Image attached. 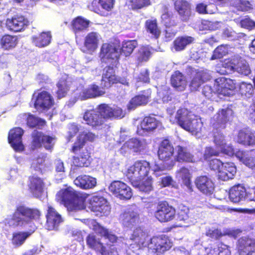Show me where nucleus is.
Here are the masks:
<instances>
[{"label":"nucleus","mask_w":255,"mask_h":255,"mask_svg":"<svg viewBox=\"0 0 255 255\" xmlns=\"http://www.w3.org/2000/svg\"><path fill=\"white\" fill-rule=\"evenodd\" d=\"M53 103V101L49 94L46 91L39 93L34 103L35 108L39 111L49 109Z\"/></svg>","instance_id":"22"},{"label":"nucleus","mask_w":255,"mask_h":255,"mask_svg":"<svg viewBox=\"0 0 255 255\" xmlns=\"http://www.w3.org/2000/svg\"><path fill=\"white\" fill-rule=\"evenodd\" d=\"M137 46V42L136 40H128L124 41L121 49L122 52L126 56L130 55L133 52L134 48Z\"/></svg>","instance_id":"51"},{"label":"nucleus","mask_w":255,"mask_h":255,"mask_svg":"<svg viewBox=\"0 0 255 255\" xmlns=\"http://www.w3.org/2000/svg\"><path fill=\"white\" fill-rule=\"evenodd\" d=\"M151 90L148 89L143 91L142 94L132 98L127 104L128 110H134L138 106L146 105L151 97Z\"/></svg>","instance_id":"20"},{"label":"nucleus","mask_w":255,"mask_h":255,"mask_svg":"<svg viewBox=\"0 0 255 255\" xmlns=\"http://www.w3.org/2000/svg\"><path fill=\"white\" fill-rule=\"evenodd\" d=\"M118 77L115 75L114 69L111 67H107L104 69L103 75L101 86L102 88H109L112 84L117 83Z\"/></svg>","instance_id":"36"},{"label":"nucleus","mask_w":255,"mask_h":255,"mask_svg":"<svg viewBox=\"0 0 255 255\" xmlns=\"http://www.w3.org/2000/svg\"><path fill=\"white\" fill-rule=\"evenodd\" d=\"M57 95L58 98L60 99L64 97L69 89L66 81L64 80H60L57 84Z\"/></svg>","instance_id":"58"},{"label":"nucleus","mask_w":255,"mask_h":255,"mask_svg":"<svg viewBox=\"0 0 255 255\" xmlns=\"http://www.w3.org/2000/svg\"><path fill=\"white\" fill-rule=\"evenodd\" d=\"M121 219L125 227L131 228L137 222L138 214L136 211L129 209L121 215Z\"/></svg>","instance_id":"34"},{"label":"nucleus","mask_w":255,"mask_h":255,"mask_svg":"<svg viewBox=\"0 0 255 255\" xmlns=\"http://www.w3.org/2000/svg\"><path fill=\"white\" fill-rule=\"evenodd\" d=\"M81 150L82 151L79 155L73 157V163L76 166H87L89 163L88 162L90 157L89 153L86 149L82 148Z\"/></svg>","instance_id":"44"},{"label":"nucleus","mask_w":255,"mask_h":255,"mask_svg":"<svg viewBox=\"0 0 255 255\" xmlns=\"http://www.w3.org/2000/svg\"><path fill=\"white\" fill-rule=\"evenodd\" d=\"M132 9H140L150 4V0H128Z\"/></svg>","instance_id":"61"},{"label":"nucleus","mask_w":255,"mask_h":255,"mask_svg":"<svg viewBox=\"0 0 255 255\" xmlns=\"http://www.w3.org/2000/svg\"><path fill=\"white\" fill-rule=\"evenodd\" d=\"M151 55V50L148 46L140 48L137 55V60L139 62L147 61Z\"/></svg>","instance_id":"53"},{"label":"nucleus","mask_w":255,"mask_h":255,"mask_svg":"<svg viewBox=\"0 0 255 255\" xmlns=\"http://www.w3.org/2000/svg\"><path fill=\"white\" fill-rule=\"evenodd\" d=\"M160 123L154 117H145L140 125L138 126L137 133L138 134L144 136L147 135L149 132L152 131L157 128Z\"/></svg>","instance_id":"13"},{"label":"nucleus","mask_w":255,"mask_h":255,"mask_svg":"<svg viewBox=\"0 0 255 255\" xmlns=\"http://www.w3.org/2000/svg\"><path fill=\"white\" fill-rule=\"evenodd\" d=\"M46 218V228L48 230H57L60 224L63 222L61 216L51 206L48 207Z\"/></svg>","instance_id":"15"},{"label":"nucleus","mask_w":255,"mask_h":255,"mask_svg":"<svg viewBox=\"0 0 255 255\" xmlns=\"http://www.w3.org/2000/svg\"><path fill=\"white\" fill-rule=\"evenodd\" d=\"M16 44V37L9 35H4L0 40L1 47L4 50H9L14 48Z\"/></svg>","instance_id":"49"},{"label":"nucleus","mask_w":255,"mask_h":255,"mask_svg":"<svg viewBox=\"0 0 255 255\" xmlns=\"http://www.w3.org/2000/svg\"><path fill=\"white\" fill-rule=\"evenodd\" d=\"M23 133V130L20 128H15L10 130L9 132L8 137L9 142L15 151H20L23 149L21 139Z\"/></svg>","instance_id":"18"},{"label":"nucleus","mask_w":255,"mask_h":255,"mask_svg":"<svg viewBox=\"0 0 255 255\" xmlns=\"http://www.w3.org/2000/svg\"><path fill=\"white\" fill-rule=\"evenodd\" d=\"M147 234L141 227L136 228L134 230L132 234L127 243L129 245V249L133 252L146 247L149 240H147Z\"/></svg>","instance_id":"7"},{"label":"nucleus","mask_w":255,"mask_h":255,"mask_svg":"<svg viewBox=\"0 0 255 255\" xmlns=\"http://www.w3.org/2000/svg\"><path fill=\"white\" fill-rule=\"evenodd\" d=\"M51 35L50 32H43L37 36H33L32 42L38 47H44L49 44Z\"/></svg>","instance_id":"42"},{"label":"nucleus","mask_w":255,"mask_h":255,"mask_svg":"<svg viewBox=\"0 0 255 255\" xmlns=\"http://www.w3.org/2000/svg\"><path fill=\"white\" fill-rule=\"evenodd\" d=\"M46 156L43 153H40L36 157L32 160L31 168L36 171L41 172L43 167V163L45 161Z\"/></svg>","instance_id":"52"},{"label":"nucleus","mask_w":255,"mask_h":255,"mask_svg":"<svg viewBox=\"0 0 255 255\" xmlns=\"http://www.w3.org/2000/svg\"><path fill=\"white\" fill-rule=\"evenodd\" d=\"M228 52L227 45H221L217 47L213 51L211 60L218 59L223 58Z\"/></svg>","instance_id":"55"},{"label":"nucleus","mask_w":255,"mask_h":255,"mask_svg":"<svg viewBox=\"0 0 255 255\" xmlns=\"http://www.w3.org/2000/svg\"><path fill=\"white\" fill-rule=\"evenodd\" d=\"M193 224L192 221L189 218L188 215L185 212L181 211L178 213V222L175 227H187Z\"/></svg>","instance_id":"50"},{"label":"nucleus","mask_w":255,"mask_h":255,"mask_svg":"<svg viewBox=\"0 0 255 255\" xmlns=\"http://www.w3.org/2000/svg\"><path fill=\"white\" fill-rule=\"evenodd\" d=\"M96 137L95 134L91 132L84 131L80 133L78 136V142L75 143L72 148V151L75 153L81 151V149L87 141H92Z\"/></svg>","instance_id":"35"},{"label":"nucleus","mask_w":255,"mask_h":255,"mask_svg":"<svg viewBox=\"0 0 255 255\" xmlns=\"http://www.w3.org/2000/svg\"><path fill=\"white\" fill-rule=\"evenodd\" d=\"M40 215V212L37 209H32L24 206L17 208L13 215L5 220V224L16 228H30L29 231L24 232H17L13 234L12 244L17 247L20 246L25 240L36 230V227L32 222V219H36Z\"/></svg>","instance_id":"1"},{"label":"nucleus","mask_w":255,"mask_h":255,"mask_svg":"<svg viewBox=\"0 0 255 255\" xmlns=\"http://www.w3.org/2000/svg\"><path fill=\"white\" fill-rule=\"evenodd\" d=\"M238 249L240 255H247L255 251V240L247 237L241 238L238 241Z\"/></svg>","instance_id":"28"},{"label":"nucleus","mask_w":255,"mask_h":255,"mask_svg":"<svg viewBox=\"0 0 255 255\" xmlns=\"http://www.w3.org/2000/svg\"><path fill=\"white\" fill-rule=\"evenodd\" d=\"M220 151L230 156L235 154L241 162L255 171V158L251 156L249 151L238 150L235 152L232 146L227 144Z\"/></svg>","instance_id":"8"},{"label":"nucleus","mask_w":255,"mask_h":255,"mask_svg":"<svg viewBox=\"0 0 255 255\" xmlns=\"http://www.w3.org/2000/svg\"><path fill=\"white\" fill-rule=\"evenodd\" d=\"M175 151L177 153V160L178 161L194 162L196 160L193 155L189 152L186 148L177 146L175 148Z\"/></svg>","instance_id":"43"},{"label":"nucleus","mask_w":255,"mask_h":255,"mask_svg":"<svg viewBox=\"0 0 255 255\" xmlns=\"http://www.w3.org/2000/svg\"><path fill=\"white\" fill-rule=\"evenodd\" d=\"M236 88L235 80L221 77L215 80L214 89L210 86L205 85L203 89V94L208 99H212L214 94L229 96L235 93Z\"/></svg>","instance_id":"4"},{"label":"nucleus","mask_w":255,"mask_h":255,"mask_svg":"<svg viewBox=\"0 0 255 255\" xmlns=\"http://www.w3.org/2000/svg\"><path fill=\"white\" fill-rule=\"evenodd\" d=\"M231 4L239 10L247 11L251 9V4L246 0H232Z\"/></svg>","instance_id":"54"},{"label":"nucleus","mask_w":255,"mask_h":255,"mask_svg":"<svg viewBox=\"0 0 255 255\" xmlns=\"http://www.w3.org/2000/svg\"><path fill=\"white\" fill-rule=\"evenodd\" d=\"M237 172L235 164L233 162H226L222 165L218 173V177L223 181L233 179Z\"/></svg>","instance_id":"29"},{"label":"nucleus","mask_w":255,"mask_h":255,"mask_svg":"<svg viewBox=\"0 0 255 255\" xmlns=\"http://www.w3.org/2000/svg\"><path fill=\"white\" fill-rule=\"evenodd\" d=\"M239 93L244 98H250L254 93V88L252 85L246 82H242L238 87Z\"/></svg>","instance_id":"48"},{"label":"nucleus","mask_w":255,"mask_h":255,"mask_svg":"<svg viewBox=\"0 0 255 255\" xmlns=\"http://www.w3.org/2000/svg\"><path fill=\"white\" fill-rule=\"evenodd\" d=\"M91 210L94 212H99L104 215H108L110 211V207L107 200L101 196H93L90 202Z\"/></svg>","instance_id":"16"},{"label":"nucleus","mask_w":255,"mask_h":255,"mask_svg":"<svg viewBox=\"0 0 255 255\" xmlns=\"http://www.w3.org/2000/svg\"><path fill=\"white\" fill-rule=\"evenodd\" d=\"M28 187L32 195L35 197H39L43 192L44 183L40 178L33 176L29 177Z\"/></svg>","instance_id":"33"},{"label":"nucleus","mask_w":255,"mask_h":255,"mask_svg":"<svg viewBox=\"0 0 255 255\" xmlns=\"http://www.w3.org/2000/svg\"><path fill=\"white\" fill-rule=\"evenodd\" d=\"M210 78L211 75L207 70L198 71L193 77L190 84L191 90H197L203 82L210 80Z\"/></svg>","instance_id":"32"},{"label":"nucleus","mask_w":255,"mask_h":255,"mask_svg":"<svg viewBox=\"0 0 255 255\" xmlns=\"http://www.w3.org/2000/svg\"><path fill=\"white\" fill-rule=\"evenodd\" d=\"M125 112L120 107L112 108V119H122L125 116Z\"/></svg>","instance_id":"64"},{"label":"nucleus","mask_w":255,"mask_h":255,"mask_svg":"<svg viewBox=\"0 0 255 255\" xmlns=\"http://www.w3.org/2000/svg\"><path fill=\"white\" fill-rule=\"evenodd\" d=\"M247 189L240 184L233 186L229 191V199L235 203H238L247 200Z\"/></svg>","instance_id":"23"},{"label":"nucleus","mask_w":255,"mask_h":255,"mask_svg":"<svg viewBox=\"0 0 255 255\" xmlns=\"http://www.w3.org/2000/svg\"><path fill=\"white\" fill-rule=\"evenodd\" d=\"M56 199L64 205L69 211H77L85 208V198L71 187L62 189L56 194Z\"/></svg>","instance_id":"5"},{"label":"nucleus","mask_w":255,"mask_h":255,"mask_svg":"<svg viewBox=\"0 0 255 255\" xmlns=\"http://www.w3.org/2000/svg\"><path fill=\"white\" fill-rule=\"evenodd\" d=\"M109 190L120 199L128 200L132 196L130 187L120 181H113L109 187Z\"/></svg>","instance_id":"10"},{"label":"nucleus","mask_w":255,"mask_h":255,"mask_svg":"<svg viewBox=\"0 0 255 255\" xmlns=\"http://www.w3.org/2000/svg\"><path fill=\"white\" fill-rule=\"evenodd\" d=\"M174 149L169 141L167 139L163 140L160 143L158 155L159 158L163 161H168L172 159Z\"/></svg>","instance_id":"25"},{"label":"nucleus","mask_w":255,"mask_h":255,"mask_svg":"<svg viewBox=\"0 0 255 255\" xmlns=\"http://www.w3.org/2000/svg\"><path fill=\"white\" fill-rule=\"evenodd\" d=\"M120 54L121 48L106 43L102 45L100 57L102 62L111 63L114 65L118 62Z\"/></svg>","instance_id":"9"},{"label":"nucleus","mask_w":255,"mask_h":255,"mask_svg":"<svg viewBox=\"0 0 255 255\" xmlns=\"http://www.w3.org/2000/svg\"><path fill=\"white\" fill-rule=\"evenodd\" d=\"M55 142V138L54 136L44 135L42 144L46 149L51 150Z\"/></svg>","instance_id":"63"},{"label":"nucleus","mask_w":255,"mask_h":255,"mask_svg":"<svg viewBox=\"0 0 255 255\" xmlns=\"http://www.w3.org/2000/svg\"><path fill=\"white\" fill-rule=\"evenodd\" d=\"M175 10L183 21H187L191 15V6L188 0H173Z\"/></svg>","instance_id":"21"},{"label":"nucleus","mask_w":255,"mask_h":255,"mask_svg":"<svg viewBox=\"0 0 255 255\" xmlns=\"http://www.w3.org/2000/svg\"><path fill=\"white\" fill-rule=\"evenodd\" d=\"M74 183L77 187L83 189H91L94 188L97 185L96 178L87 175L78 176Z\"/></svg>","instance_id":"31"},{"label":"nucleus","mask_w":255,"mask_h":255,"mask_svg":"<svg viewBox=\"0 0 255 255\" xmlns=\"http://www.w3.org/2000/svg\"><path fill=\"white\" fill-rule=\"evenodd\" d=\"M27 124L30 127H37L39 128L45 124V122L41 119L29 115L27 118Z\"/></svg>","instance_id":"57"},{"label":"nucleus","mask_w":255,"mask_h":255,"mask_svg":"<svg viewBox=\"0 0 255 255\" xmlns=\"http://www.w3.org/2000/svg\"><path fill=\"white\" fill-rule=\"evenodd\" d=\"M171 96L169 88L166 86H162L157 90L156 101L158 103H167L171 100Z\"/></svg>","instance_id":"45"},{"label":"nucleus","mask_w":255,"mask_h":255,"mask_svg":"<svg viewBox=\"0 0 255 255\" xmlns=\"http://www.w3.org/2000/svg\"><path fill=\"white\" fill-rule=\"evenodd\" d=\"M147 145L146 141L143 138H131L124 144L121 150L128 148L132 152L140 153L146 149Z\"/></svg>","instance_id":"14"},{"label":"nucleus","mask_w":255,"mask_h":255,"mask_svg":"<svg viewBox=\"0 0 255 255\" xmlns=\"http://www.w3.org/2000/svg\"><path fill=\"white\" fill-rule=\"evenodd\" d=\"M194 40V37L189 36L178 37L174 41L171 50L173 52L183 51L187 46L193 43Z\"/></svg>","instance_id":"37"},{"label":"nucleus","mask_w":255,"mask_h":255,"mask_svg":"<svg viewBox=\"0 0 255 255\" xmlns=\"http://www.w3.org/2000/svg\"><path fill=\"white\" fill-rule=\"evenodd\" d=\"M145 27L148 32L155 38H158L160 34L161 31L157 26L156 19H148L145 22Z\"/></svg>","instance_id":"46"},{"label":"nucleus","mask_w":255,"mask_h":255,"mask_svg":"<svg viewBox=\"0 0 255 255\" xmlns=\"http://www.w3.org/2000/svg\"><path fill=\"white\" fill-rule=\"evenodd\" d=\"M171 83L177 90L183 91L187 86V80L184 75L179 71H176L172 75Z\"/></svg>","instance_id":"40"},{"label":"nucleus","mask_w":255,"mask_h":255,"mask_svg":"<svg viewBox=\"0 0 255 255\" xmlns=\"http://www.w3.org/2000/svg\"><path fill=\"white\" fill-rule=\"evenodd\" d=\"M230 71L236 72L243 76H249L251 73V69L248 63L239 56H236L230 59L228 65Z\"/></svg>","instance_id":"11"},{"label":"nucleus","mask_w":255,"mask_h":255,"mask_svg":"<svg viewBox=\"0 0 255 255\" xmlns=\"http://www.w3.org/2000/svg\"><path fill=\"white\" fill-rule=\"evenodd\" d=\"M104 94L105 92L101 90L98 86L91 85L88 88L83 90L82 93L79 95L78 98L81 100H85L88 98L100 96Z\"/></svg>","instance_id":"38"},{"label":"nucleus","mask_w":255,"mask_h":255,"mask_svg":"<svg viewBox=\"0 0 255 255\" xmlns=\"http://www.w3.org/2000/svg\"><path fill=\"white\" fill-rule=\"evenodd\" d=\"M44 136V135L41 132L34 130L32 132V146L35 148L41 146Z\"/></svg>","instance_id":"59"},{"label":"nucleus","mask_w":255,"mask_h":255,"mask_svg":"<svg viewBox=\"0 0 255 255\" xmlns=\"http://www.w3.org/2000/svg\"><path fill=\"white\" fill-rule=\"evenodd\" d=\"M233 116V110L227 108L219 111L211 119L214 142L218 150L223 149L227 144L225 137L220 130L225 128L226 124L232 119Z\"/></svg>","instance_id":"3"},{"label":"nucleus","mask_w":255,"mask_h":255,"mask_svg":"<svg viewBox=\"0 0 255 255\" xmlns=\"http://www.w3.org/2000/svg\"><path fill=\"white\" fill-rule=\"evenodd\" d=\"M88 222L89 227L97 234L109 239L112 243H114L117 241V237L115 235L112 234L107 229L101 226L95 220H89Z\"/></svg>","instance_id":"30"},{"label":"nucleus","mask_w":255,"mask_h":255,"mask_svg":"<svg viewBox=\"0 0 255 255\" xmlns=\"http://www.w3.org/2000/svg\"><path fill=\"white\" fill-rule=\"evenodd\" d=\"M202 126L203 123L201 119L197 118L195 116V118L188 121L183 128L192 134L197 135L201 131Z\"/></svg>","instance_id":"39"},{"label":"nucleus","mask_w":255,"mask_h":255,"mask_svg":"<svg viewBox=\"0 0 255 255\" xmlns=\"http://www.w3.org/2000/svg\"><path fill=\"white\" fill-rule=\"evenodd\" d=\"M176 178L185 185L189 190H191V174L188 168L182 167L177 170Z\"/></svg>","instance_id":"41"},{"label":"nucleus","mask_w":255,"mask_h":255,"mask_svg":"<svg viewBox=\"0 0 255 255\" xmlns=\"http://www.w3.org/2000/svg\"><path fill=\"white\" fill-rule=\"evenodd\" d=\"M222 23L219 21H210L205 20L202 22V28L204 29L215 30L221 26Z\"/></svg>","instance_id":"62"},{"label":"nucleus","mask_w":255,"mask_h":255,"mask_svg":"<svg viewBox=\"0 0 255 255\" xmlns=\"http://www.w3.org/2000/svg\"><path fill=\"white\" fill-rule=\"evenodd\" d=\"M28 21L23 16H15L11 19H7L6 22L7 28L14 31H20L26 27Z\"/></svg>","instance_id":"27"},{"label":"nucleus","mask_w":255,"mask_h":255,"mask_svg":"<svg viewBox=\"0 0 255 255\" xmlns=\"http://www.w3.org/2000/svg\"><path fill=\"white\" fill-rule=\"evenodd\" d=\"M150 168L148 162L138 160L127 170V177L132 185L141 191L148 192L152 189L151 178L147 177Z\"/></svg>","instance_id":"2"},{"label":"nucleus","mask_w":255,"mask_h":255,"mask_svg":"<svg viewBox=\"0 0 255 255\" xmlns=\"http://www.w3.org/2000/svg\"><path fill=\"white\" fill-rule=\"evenodd\" d=\"M197 189L207 195H211L214 190V184L212 180L206 176L198 177L195 181Z\"/></svg>","instance_id":"17"},{"label":"nucleus","mask_w":255,"mask_h":255,"mask_svg":"<svg viewBox=\"0 0 255 255\" xmlns=\"http://www.w3.org/2000/svg\"><path fill=\"white\" fill-rule=\"evenodd\" d=\"M136 86H139V83H148L149 82V71L147 69H143L141 71L139 74L135 77Z\"/></svg>","instance_id":"60"},{"label":"nucleus","mask_w":255,"mask_h":255,"mask_svg":"<svg viewBox=\"0 0 255 255\" xmlns=\"http://www.w3.org/2000/svg\"><path fill=\"white\" fill-rule=\"evenodd\" d=\"M172 246L170 240L165 236L153 237L147 245V247L152 253L157 255L164 253L169 250Z\"/></svg>","instance_id":"6"},{"label":"nucleus","mask_w":255,"mask_h":255,"mask_svg":"<svg viewBox=\"0 0 255 255\" xmlns=\"http://www.w3.org/2000/svg\"><path fill=\"white\" fill-rule=\"evenodd\" d=\"M100 35L96 32H91L89 33L84 39V47L86 49L85 51L89 53H92L98 48L100 39Z\"/></svg>","instance_id":"24"},{"label":"nucleus","mask_w":255,"mask_h":255,"mask_svg":"<svg viewBox=\"0 0 255 255\" xmlns=\"http://www.w3.org/2000/svg\"><path fill=\"white\" fill-rule=\"evenodd\" d=\"M98 111L103 120L104 119H112V107L106 104H102L99 106Z\"/></svg>","instance_id":"56"},{"label":"nucleus","mask_w":255,"mask_h":255,"mask_svg":"<svg viewBox=\"0 0 255 255\" xmlns=\"http://www.w3.org/2000/svg\"><path fill=\"white\" fill-rule=\"evenodd\" d=\"M86 124L93 127L97 128L104 123L103 118L100 116L98 110H91L86 111L83 116Z\"/></svg>","instance_id":"26"},{"label":"nucleus","mask_w":255,"mask_h":255,"mask_svg":"<svg viewBox=\"0 0 255 255\" xmlns=\"http://www.w3.org/2000/svg\"><path fill=\"white\" fill-rule=\"evenodd\" d=\"M89 21L81 17H77L72 22V28L75 33L86 29Z\"/></svg>","instance_id":"47"},{"label":"nucleus","mask_w":255,"mask_h":255,"mask_svg":"<svg viewBox=\"0 0 255 255\" xmlns=\"http://www.w3.org/2000/svg\"><path fill=\"white\" fill-rule=\"evenodd\" d=\"M194 118H195V115L187 109L181 108L177 111L175 117H173L171 115L170 121L173 124H177L183 128L188 121Z\"/></svg>","instance_id":"19"},{"label":"nucleus","mask_w":255,"mask_h":255,"mask_svg":"<svg viewBox=\"0 0 255 255\" xmlns=\"http://www.w3.org/2000/svg\"><path fill=\"white\" fill-rule=\"evenodd\" d=\"M175 210L166 202L159 203L155 213V217L160 222L172 220L175 216Z\"/></svg>","instance_id":"12"}]
</instances>
